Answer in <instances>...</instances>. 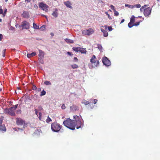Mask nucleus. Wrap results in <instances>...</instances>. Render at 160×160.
<instances>
[{
  "instance_id": "1",
  "label": "nucleus",
  "mask_w": 160,
  "mask_h": 160,
  "mask_svg": "<svg viewBox=\"0 0 160 160\" xmlns=\"http://www.w3.org/2000/svg\"><path fill=\"white\" fill-rule=\"evenodd\" d=\"M74 119L71 120L69 118H67L63 122V124L67 128L72 130L76 128L78 129L80 128L82 125L79 117L77 116H73Z\"/></svg>"
},
{
  "instance_id": "2",
  "label": "nucleus",
  "mask_w": 160,
  "mask_h": 160,
  "mask_svg": "<svg viewBox=\"0 0 160 160\" xmlns=\"http://www.w3.org/2000/svg\"><path fill=\"white\" fill-rule=\"evenodd\" d=\"M62 126L57 122L52 123L51 125V129L54 132H58L62 128Z\"/></svg>"
},
{
  "instance_id": "3",
  "label": "nucleus",
  "mask_w": 160,
  "mask_h": 160,
  "mask_svg": "<svg viewBox=\"0 0 160 160\" xmlns=\"http://www.w3.org/2000/svg\"><path fill=\"white\" fill-rule=\"evenodd\" d=\"M90 62L92 64V67L95 68L99 65V61L97 60L95 55H93L90 59Z\"/></svg>"
},
{
  "instance_id": "4",
  "label": "nucleus",
  "mask_w": 160,
  "mask_h": 160,
  "mask_svg": "<svg viewBox=\"0 0 160 160\" xmlns=\"http://www.w3.org/2000/svg\"><path fill=\"white\" fill-rule=\"evenodd\" d=\"M15 111L13 108L11 107L8 109H6L5 110V113L8 114L11 116H14L15 115Z\"/></svg>"
},
{
  "instance_id": "5",
  "label": "nucleus",
  "mask_w": 160,
  "mask_h": 160,
  "mask_svg": "<svg viewBox=\"0 0 160 160\" xmlns=\"http://www.w3.org/2000/svg\"><path fill=\"white\" fill-rule=\"evenodd\" d=\"M94 32V30L92 28H89L88 29L82 31V33L83 35L89 36L93 34Z\"/></svg>"
},
{
  "instance_id": "6",
  "label": "nucleus",
  "mask_w": 160,
  "mask_h": 160,
  "mask_svg": "<svg viewBox=\"0 0 160 160\" xmlns=\"http://www.w3.org/2000/svg\"><path fill=\"white\" fill-rule=\"evenodd\" d=\"M39 7L41 9L45 11V12H48V8L49 7L46 4L44 3L43 2H41L39 3Z\"/></svg>"
},
{
  "instance_id": "7",
  "label": "nucleus",
  "mask_w": 160,
  "mask_h": 160,
  "mask_svg": "<svg viewBox=\"0 0 160 160\" xmlns=\"http://www.w3.org/2000/svg\"><path fill=\"white\" fill-rule=\"evenodd\" d=\"M102 62L103 64L106 66H108L111 64L110 61L106 57H104L102 58Z\"/></svg>"
},
{
  "instance_id": "8",
  "label": "nucleus",
  "mask_w": 160,
  "mask_h": 160,
  "mask_svg": "<svg viewBox=\"0 0 160 160\" xmlns=\"http://www.w3.org/2000/svg\"><path fill=\"white\" fill-rule=\"evenodd\" d=\"M151 11L152 8L150 7L146 8L144 10V15L145 17H148L151 13Z\"/></svg>"
},
{
  "instance_id": "9",
  "label": "nucleus",
  "mask_w": 160,
  "mask_h": 160,
  "mask_svg": "<svg viewBox=\"0 0 160 160\" xmlns=\"http://www.w3.org/2000/svg\"><path fill=\"white\" fill-rule=\"evenodd\" d=\"M29 23L26 21H25L22 22L21 27L22 29H28L29 28Z\"/></svg>"
},
{
  "instance_id": "10",
  "label": "nucleus",
  "mask_w": 160,
  "mask_h": 160,
  "mask_svg": "<svg viewBox=\"0 0 160 160\" xmlns=\"http://www.w3.org/2000/svg\"><path fill=\"white\" fill-rule=\"evenodd\" d=\"M16 122L17 125L22 126L24 124L25 121L21 118H16Z\"/></svg>"
},
{
  "instance_id": "11",
  "label": "nucleus",
  "mask_w": 160,
  "mask_h": 160,
  "mask_svg": "<svg viewBox=\"0 0 160 160\" xmlns=\"http://www.w3.org/2000/svg\"><path fill=\"white\" fill-rule=\"evenodd\" d=\"M22 16L24 18H28L29 17V14L28 12L24 11L22 14Z\"/></svg>"
},
{
  "instance_id": "12",
  "label": "nucleus",
  "mask_w": 160,
  "mask_h": 160,
  "mask_svg": "<svg viewBox=\"0 0 160 160\" xmlns=\"http://www.w3.org/2000/svg\"><path fill=\"white\" fill-rule=\"evenodd\" d=\"M6 128L4 124L0 125V131L1 132H6Z\"/></svg>"
},
{
  "instance_id": "13",
  "label": "nucleus",
  "mask_w": 160,
  "mask_h": 160,
  "mask_svg": "<svg viewBox=\"0 0 160 160\" xmlns=\"http://www.w3.org/2000/svg\"><path fill=\"white\" fill-rule=\"evenodd\" d=\"M70 110L72 111H76L78 110V108L75 105H73L70 107Z\"/></svg>"
},
{
  "instance_id": "14",
  "label": "nucleus",
  "mask_w": 160,
  "mask_h": 160,
  "mask_svg": "<svg viewBox=\"0 0 160 160\" xmlns=\"http://www.w3.org/2000/svg\"><path fill=\"white\" fill-rule=\"evenodd\" d=\"M64 4L67 6V7L69 8H72L71 6V3L70 2L68 1L65 2H64Z\"/></svg>"
},
{
  "instance_id": "15",
  "label": "nucleus",
  "mask_w": 160,
  "mask_h": 160,
  "mask_svg": "<svg viewBox=\"0 0 160 160\" xmlns=\"http://www.w3.org/2000/svg\"><path fill=\"white\" fill-rule=\"evenodd\" d=\"M101 31L103 33V36L104 37H106L108 36V33L105 30L101 29Z\"/></svg>"
},
{
  "instance_id": "16",
  "label": "nucleus",
  "mask_w": 160,
  "mask_h": 160,
  "mask_svg": "<svg viewBox=\"0 0 160 160\" xmlns=\"http://www.w3.org/2000/svg\"><path fill=\"white\" fill-rule=\"evenodd\" d=\"M81 53L86 54L87 52V51L85 48H80L79 51Z\"/></svg>"
},
{
  "instance_id": "17",
  "label": "nucleus",
  "mask_w": 160,
  "mask_h": 160,
  "mask_svg": "<svg viewBox=\"0 0 160 160\" xmlns=\"http://www.w3.org/2000/svg\"><path fill=\"white\" fill-rule=\"evenodd\" d=\"M72 50L77 52H78V51H80V47H73L72 48Z\"/></svg>"
},
{
  "instance_id": "18",
  "label": "nucleus",
  "mask_w": 160,
  "mask_h": 160,
  "mask_svg": "<svg viewBox=\"0 0 160 160\" xmlns=\"http://www.w3.org/2000/svg\"><path fill=\"white\" fill-rule=\"evenodd\" d=\"M39 57H43L44 55V52L41 50H39Z\"/></svg>"
},
{
  "instance_id": "19",
  "label": "nucleus",
  "mask_w": 160,
  "mask_h": 160,
  "mask_svg": "<svg viewBox=\"0 0 160 160\" xmlns=\"http://www.w3.org/2000/svg\"><path fill=\"white\" fill-rule=\"evenodd\" d=\"M135 17L134 16H132L131 18H130V22L132 23H134L135 21Z\"/></svg>"
},
{
  "instance_id": "20",
  "label": "nucleus",
  "mask_w": 160,
  "mask_h": 160,
  "mask_svg": "<svg viewBox=\"0 0 160 160\" xmlns=\"http://www.w3.org/2000/svg\"><path fill=\"white\" fill-rule=\"evenodd\" d=\"M65 41L68 43H72L74 42L73 40H71L70 39H65Z\"/></svg>"
},
{
  "instance_id": "21",
  "label": "nucleus",
  "mask_w": 160,
  "mask_h": 160,
  "mask_svg": "<svg viewBox=\"0 0 160 160\" xmlns=\"http://www.w3.org/2000/svg\"><path fill=\"white\" fill-rule=\"evenodd\" d=\"M125 6L126 7H128V8H133L135 7V6L130 5L127 4H126L125 5Z\"/></svg>"
},
{
  "instance_id": "22",
  "label": "nucleus",
  "mask_w": 160,
  "mask_h": 160,
  "mask_svg": "<svg viewBox=\"0 0 160 160\" xmlns=\"http://www.w3.org/2000/svg\"><path fill=\"white\" fill-rule=\"evenodd\" d=\"M134 26V23H132L130 22L128 24V26L129 28H131Z\"/></svg>"
},
{
  "instance_id": "23",
  "label": "nucleus",
  "mask_w": 160,
  "mask_h": 160,
  "mask_svg": "<svg viewBox=\"0 0 160 160\" xmlns=\"http://www.w3.org/2000/svg\"><path fill=\"white\" fill-rule=\"evenodd\" d=\"M52 15L53 17L56 18L58 16V13L57 12L54 11L52 13Z\"/></svg>"
},
{
  "instance_id": "24",
  "label": "nucleus",
  "mask_w": 160,
  "mask_h": 160,
  "mask_svg": "<svg viewBox=\"0 0 160 160\" xmlns=\"http://www.w3.org/2000/svg\"><path fill=\"white\" fill-rule=\"evenodd\" d=\"M33 28L34 29H38L39 28V27L35 23H33Z\"/></svg>"
},
{
  "instance_id": "25",
  "label": "nucleus",
  "mask_w": 160,
  "mask_h": 160,
  "mask_svg": "<svg viewBox=\"0 0 160 160\" xmlns=\"http://www.w3.org/2000/svg\"><path fill=\"white\" fill-rule=\"evenodd\" d=\"M72 68L73 69H75L78 67V66L76 64H74L71 65Z\"/></svg>"
},
{
  "instance_id": "26",
  "label": "nucleus",
  "mask_w": 160,
  "mask_h": 160,
  "mask_svg": "<svg viewBox=\"0 0 160 160\" xmlns=\"http://www.w3.org/2000/svg\"><path fill=\"white\" fill-rule=\"evenodd\" d=\"M82 103L86 105H87L89 103V102L88 101H86V100H84L82 102Z\"/></svg>"
},
{
  "instance_id": "27",
  "label": "nucleus",
  "mask_w": 160,
  "mask_h": 160,
  "mask_svg": "<svg viewBox=\"0 0 160 160\" xmlns=\"http://www.w3.org/2000/svg\"><path fill=\"white\" fill-rule=\"evenodd\" d=\"M44 83L47 85H51V83L50 81H46L44 82Z\"/></svg>"
},
{
  "instance_id": "28",
  "label": "nucleus",
  "mask_w": 160,
  "mask_h": 160,
  "mask_svg": "<svg viewBox=\"0 0 160 160\" xmlns=\"http://www.w3.org/2000/svg\"><path fill=\"white\" fill-rule=\"evenodd\" d=\"M52 121L51 119L49 117V116H48L46 120V121L47 123H49L50 122Z\"/></svg>"
},
{
  "instance_id": "29",
  "label": "nucleus",
  "mask_w": 160,
  "mask_h": 160,
  "mask_svg": "<svg viewBox=\"0 0 160 160\" xmlns=\"http://www.w3.org/2000/svg\"><path fill=\"white\" fill-rule=\"evenodd\" d=\"M46 92L44 90H43L42 91V92H41V94L40 95L41 96H43V95H44L46 94Z\"/></svg>"
},
{
  "instance_id": "30",
  "label": "nucleus",
  "mask_w": 160,
  "mask_h": 160,
  "mask_svg": "<svg viewBox=\"0 0 160 160\" xmlns=\"http://www.w3.org/2000/svg\"><path fill=\"white\" fill-rule=\"evenodd\" d=\"M114 11V14L115 16H117L119 15L118 12L117 11H116V10H115Z\"/></svg>"
},
{
  "instance_id": "31",
  "label": "nucleus",
  "mask_w": 160,
  "mask_h": 160,
  "mask_svg": "<svg viewBox=\"0 0 160 160\" xmlns=\"http://www.w3.org/2000/svg\"><path fill=\"white\" fill-rule=\"evenodd\" d=\"M3 117H0V125L2 124V122L3 121Z\"/></svg>"
},
{
  "instance_id": "32",
  "label": "nucleus",
  "mask_w": 160,
  "mask_h": 160,
  "mask_svg": "<svg viewBox=\"0 0 160 160\" xmlns=\"http://www.w3.org/2000/svg\"><path fill=\"white\" fill-rule=\"evenodd\" d=\"M134 6H135V7H136L137 8H139L141 7L140 4H137Z\"/></svg>"
},
{
  "instance_id": "33",
  "label": "nucleus",
  "mask_w": 160,
  "mask_h": 160,
  "mask_svg": "<svg viewBox=\"0 0 160 160\" xmlns=\"http://www.w3.org/2000/svg\"><path fill=\"white\" fill-rule=\"evenodd\" d=\"M105 13L108 15V18L111 20V19H112V18L110 16V15H109V14H108V12H105Z\"/></svg>"
},
{
  "instance_id": "34",
  "label": "nucleus",
  "mask_w": 160,
  "mask_h": 160,
  "mask_svg": "<svg viewBox=\"0 0 160 160\" xmlns=\"http://www.w3.org/2000/svg\"><path fill=\"white\" fill-rule=\"evenodd\" d=\"M141 22V21H138V22H135V23H134V26H138V25H139V24Z\"/></svg>"
},
{
  "instance_id": "35",
  "label": "nucleus",
  "mask_w": 160,
  "mask_h": 160,
  "mask_svg": "<svg viewBox=\"0 0 160 160\" xmlns=\"http://www.w3.org/2000/svg\"><path fill=\"white\" fill-rule=\"evenodd\" d=\"M3 10L2 9V6H0V14H3Z\"/></svg>"
},
{
  "instance_id": "36",
  "label": "nucleus",
  "mask_w": 160,
  "mask_h": 160,
  "mask_svg": "<svg viewBox=\"0 0 160 160\" xmlns=\"http://www.w3.org/2000/svg\"><path fill=\"white\" fill-rule=\"evenodd\" d=\"M7 12V9L6 8H5L4 10V12H3V17L5 16L6 15V12Z\"/></svg>"
},
{
  "instance_id": "37",
  "label": "nucleus",
  "mask_w": 160,
  "mask_h": 160,
  "mask_svg": "<svg viewBox=\"0 0 160 160\" xmlns=\"http://www.w3.org/2000/svg\"><path fill=\"white\" fill-rule=\"evenodd\" d=\"M42 113L41 112H39L38 113V118H39V119L40 120H41V116H42Z\"/></svg>"
},
{
  "instance_id": "38",
  "label": "nucleus",
  "mask_w": 160,
  "mask_h": 160,
  "mask_svg": "<svg viewBox=\"0 0 160 160\" xmlns=\"http://www.w3.org/2000/svg\"><path fill=\"white\" fill-rule=\"evenodd\" d=\"M18 104H16L14 106L12 107L14 109V110H16V109L18 107Z\"/></svg>"
},
{
  "instance_id": "39",
  "label": "nucleus",
  "mask_w": 160,
  "mask_h": 160,
  "mask_svg": "<svg viewBox=\"0 0 160 160\" xmlns=\"http://www.w3.org/2000/svg\"><path fill=\"white\" fill-rule=\"evenodd\" d=\"M6 49H4L3 50V51H2V56L3 57H5V51H6Z\"/></svg>"
},
{
  "instance_id": "40",
  "label": "nucleus",
  "mask_w": 160,
  "mask_h": 160,
  "mask_svg": "<svg viewBox=\"0 0 160 160\" xmlns=\"http://www.w3.org/2000/svg\"><path fill=\"white\" fill-rule=\"evenodd\" d=\"M32 89L33 90H35L37 89V88L35 85H33L32 87Z\"/></svg>"
},
{
  "instance_id": "41",
  "label": "nucleus",
  "mask_w": 160,
  "mask_h": 160,
  "mask_svg": "<svg viewBox=\"0 0 160 160\" xmlns=\"http://www.w3.org/2000/svg\"><path fill=\"white\" fill-rule=\"evenodd\" d=\"M38 110H39V111L42 110L43 109L42 106H41L40 105L38 106Z\"/></svg>"
},
{
  "instance_id": "42",
  "label": "nucleus",
  "mask_w": 160,
  "mask_h": 160,
  "mask_svg": "<svg viewBox=\"0 0 160 160\" xmlns=\"http://www.w3.org/2000/svg\"><path fill=\"white\" fill-rule=\"evenodd\" d=\"M67 53L68 55L71 56H72L73 55V54L70 52H67Z\"/></svg>"
},
{
  "instance_id": "43",
  "label": "nucleus",
  "mask_w": 160,
  "mask_h": 160,
  "mask_svg": "<svg viewBox=\"0 0 160 160\" xmlns=\"http://www.w3.org/2000/svg\"><path fill=\"white\" fill-rule=\"evenodd\" d=\"M110 7L114 11L115 10V9L113 5H111Z\"/></svg>"
},
{
  "instance_id": "44",
  "label": "nucleus",
  "mask_w": 160,
  "mask_h": 160,
  "mask_svg": "<svg viewBox=\"0 0 160 160\" xmlns=\"http://www.w3.org/2000/svg\"><path fill=\"white\" fill-rule=\"evenodd\" d=\"M21 111L20 109L18 110L17 111V113L18 114H21Z\"/></svg>"
},
{
  "instance_id": "45",
  "label": "nucleus",
  "mask_w": 160,
  "mask_h": 160,
  "mask_svg": "<svg viewBox=\"0 0 160 160\" xmlns=\"http://www.w3.org/2000/svg\"><path fill=\"white\" fill-rule=\"evenodd\" d=\"M31 57L35 56L36 55V53L35 52H32L30 53Z\"/></svg>"
},
{
  "instance_id": "46",
  "label": "nucleus",
  "mask_w": 160,
  "mask_h": 160,
  "mask_svg": "<svg viewBox=\"0 0 160 160\" xmlns=\"http://www.w3.org/2000/svg\"><path fill=\"white\" fill-rule=\"evenodd\" d=\"M34 111H35L36 114L38 116V110L37 109H35Z\"/></svg>"
},
{
  "instance_id": "47",
  "label": "nucleus",
  "mask_w": 160,
  "mask_h": 160,
  "mask_svg": "<svg viewBox=\"0 0 160 160\" xmlns=\"http://www.w3.org/2000/svg\"><path fill=\"white\" fill-rule=\"evenodd\" d=\"M108 29L109 31H110L112 30V28L111 26H109L108 27Z\"/></svg>"
},
{
  "instance_id": "48",
  "label": "nucleus",
  "mask_w": 160,
  "mask_h": 160,
  "mask_svg": "<svg viewBox=\"0 0 160 160\" xmlns=\"http://www.w3.org/2000/svg\"><path fill=\"white\" fill-rule=\"evenodd\" d=\"M61 108H62V109H65V108H66V107L65 105L64 104H63L62 107H61Z\"/></svg>"
},
{
  "instance_id": "49",
  "label": "nucleus",
  "mask_w": 160,
  "mask_h": 160,
  "mask_svg": "<svg viewBox=\"0 0 160 160\" xmlns=\"http://www.w3.org/2000/svg\"><path fill=\"white\" fill-rule=\"evenodd\" d=\"M148 6V5H144V6H143L142 7V8H140V10H141V9H144L145 8V7H146V6Z\"/></svg>"
},
{
  "instance_id": "50",
  "label": "nucleus",
  "mask_w": 160,
  "mask_h": 160,
  "mask_svg": "<svg viewBox=\"0 0 160 160\" xmlns=\"http://www.w3.org/2000/svg\"><path fill=\"white\" fill-rule=\"evenodd\" d=\"M97 101H98V100L97 99H94L93 100V103H94V104H96L97 102Z\"/></svg>"
},
{
  "instance_id": "51",
  "label": "nucleus",
  "mask_w": 160,
  "mask_h": 160,
  "mask_svg": "<svg viewBox=\"0 0 160 160\" xmlns=\"http://www.w3.org/2000/svg\"><path fill=\"white\" fill-rule=\"evenodd\" d=\"M27 56V57L29 58H30L32 57L30 53V54H28Z\"/></svg>"
},
{
  "instance_id": "52",
  "label": "nucleus",
  "mask_w": 160,
  "mask_h": 160,
  "mask_svg": "<svg viewBox=\"0 0 160 160\" xmlns=\"http://www.w3.org/2000/svg\"><path fill=\"white\" fill-rule=\"evenodd\" d=\"M74 59L75 60V61L76 62H78V59L76 57H74Z\"/></svg>"
},
{
  "instance_id": "53",
  "label": "nucleus",
  "mask_w": 160,
  "mask_h": 160,
  "mask_svg": "<svg viewBox=\"0 0 160 160\" xmlns=\"http://www.w3.org/2000/svg\"><path fill=\"white\" fill-rule=\"evenodd\" d=\"M3 38V36L1 34H0V40H1Z\"/></svg>"
},
{
  "instance_id": "54",
  "label": "nucleus",
  "mask_w": 160,
  "mask_h": 160,
  "mask_svg": "<svg viewBox=\"0 0 160 160\" xmlns=\"http://www.w3.org/2000/svg\"><path fill=\"white\" fill-rule=\"evenodd\" d=\"M31 0H25V2H30Z\"/></svg>"
},
{
  "instance_id": "55",
  "label": "nucleus",
  "mask_w": 160,
  "mask_h": 160,
  "mask_svg": "<svg viewBox=\"0 0 160 160\" xmlns=\"http://www.w3.org/2000/svg\"><path fill=\"white\" fill-rule=\"evenodd\" d=\"M124 21H125V20H124V19H122V21H121V22H120V24H121V23H123V22H124Z\"/></svg>"
},
{
  "instance_id": "56",
  "label": "nucleus",
  "mask_w": 160,
  "mask_h": 160,
  "mask_svg": "<svg viewBox=\"0 0 160 160\" xmlns=\"http://www.w3.org/2000/svg\"><path fill=\"white\" fill-rule=\"evenodd\" d=\"M38 92H39L41 91V89L40 88H38L37 89Z\"/></svg>"
},
{
  "instance_id": "57",
  "label": "nucleus",
  "mask_w": 160,
  "mask_h": 160,
  "mask_svg": "<svg viewBox=\"0 0 160 160\" xmlns=\"http://www.w3.org/2000/svg\"><path fill=\"white\" fill-rule=\"evenodd\" d=\"M50 34L52 36H54V35L53 33L52 32Z\"/></svg>"
},
{
  "instance_id": "58",
  "label": "nucleus",
  "mask_w": 160,
  "mask_h": 160,
  "mask_svg": "<svg viewBox=\"0 0 160 160\" xmlns=\"http://www.w3.org/2000/svg\"><path fill=\"white\" fill-rule=\"evenodd\" d=\"M42 16L45 17L46 18H47V17L45 15H42Z\"/></svg>"
},
{
  "instance_id": "59",
  "label": "nucleus",
  "mask_w": 160,
  "mask_h": 160,
  "mask_svg": "<svg viewBox=\"0 0 160 160\" xmlns=\"http://www.w3.org/2000/svg\"><path fill=\"white\" fill-rule=\"evenodd\" d=\"M2 21V20L0 18V22H1Z\"/></svg>"
},
{
  "instance_id": "60",
  "label": "nucleus",
  "mask_w": 160,
  "mask_h": 160,
  "mask_svg": "<svg viewBox=\"0 0 160 160\" xmlns=\"http://www.w3.org/2000/svg\"><path fill=\"white\" fill-rule=\"evenodd\" d=\"M18 129L19 130H22V129H20V128H18Z\"/></svg>"
},
{
  "instance_id": "61",
  "label": "nucleus",
  "mask_w": 160,
  "mask_h": 160,
  "mask_svg": "<svg viewBox=\"0 0 160 160\" xmlns=\"http://www.w3.org/2000/svg\"><path fill=\"white\" fill-rule=\"evenodd\" d=\"M8 0H5V1L6 2L8 1Z\"/></svg>"
},
{
  "instance_id": "62",
  "label": "nucleus",
  "mask_w": 160,
  "mask_h": 160,
  "mask_svg": "<svg viewBox=\"0 0 160 160\" xmlns=\"http://www.w3.org/2000/svg\"><path fill=\"white\" fill-rule=\"evenodd\" d=\"M2 91V89H0V91Z\"/></svg>"
},
{
  "instance_id": "63",
  "label": "nucleus",
  "mask_w": 160,
  "mask_h": 160,
  "mask_svg": "<svg viewBox=\"0 0 160 160\" xmlns=\"http://www.w3.org/2000/svg\"><path fill=\"white\" fill-rule=\"evenodd\" d=\"M34 95L35 96H37V95L36 94H35Z\"/></svg>"
},
{
  "instance_id": "64",
  "label": "nucleus",
  "mask_w": 160,
  "mask_h": 160,
  "mask_svg": "<svg viewBox=\"0 0 160 160\" xmlns=\"http://www.w3.org/2000/svg\"><path fill=\"white\" fill-rule=\"evenodd\" d=\"M158 1H159V0H157Z\"/></svg>"
}]
</instances>
